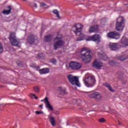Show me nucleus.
I'll list each match as a JSON object with an SVG mask.
<instances>
[{
	"mask_svg": "<svg viewBox=\"0 0 128 128\" xmlns=\"http://www.w3.org/2000/svg\"><path fill=\"white\" fill-rule=\"evenodd\" d=\"M84 28V26L82 24H76L72 28V30L74 32L76 36H80L76 40V42H80L84 40V35L82 34V30Z\"/></svg>",
	"mask_w": 128,
	"mask_h": 128,
	"instance_id": "nucleus-1",
	"label": "nucleus"
},
{
	"mask_svg": "<svg viewBox=\"0 0 128 128\" xmlns=\"http://www.w3.org/2000/svg\"><path fill=\"white\" fill-rule=\"evenodd\" d=\"M80 53L82 60L84 62H90L92 59V56L90 55V50H88V48H82Z\"/></svg>",
	"mask_w": 128,
	"mask_h": 128,
	"instance_id": "nucleus-2",
	"label": "nucleus"
},
{
	"mask_svg": "<svg viewBox=\"0 0 128 128\" xmlns=\"http://www.w3.org/2000/svg\"><path fill=\"white\" fill-rule=\"evenodd\" d=\"M96 77L94 76H88L84 80V86L87 88H92L96 84Z\"/></svg>",
	"mask_w": 128,
	"mask_h": 128,
	"instance_id": "nucleus-3",
	"label": "nucleus"
},
{
	"mask_svg": "<svg viewBox=\"0 0 128 128\" xmlns=\"http://www.w3.org/2000/svg\"><path fill=\"white\" fill-rule=\"evenodd\" d=\"M124 28V19L123 17L120 16L117 18L116 28L118 32L122 30Z\"/></svg>",
	"mask_w": 128,
	"mask_h": 128,
	"instance_id": "nucleus-4",
	"label": "nucleus"
},
{
	"mask_svg": "<svg viewBox=\"0 0 128 128\" xmlns=\"http://www.w3.org/2000/svg\"><path fill=\"white\" fill-rule=\"evenodd\" d=\"M69 82L72 84V86H76L78 88H80V81H78V78L76 76H74L72 74H69L67 76Z\"/></svg>",
	"mask_w": 128,
	"mask_h": 128,
	"instance_id": "nucleus-5",
	"label": "nucleus"
},
{
	"mask_svg": "<svg viewBox=\"0 0 128 128\" xmlns=\"http://www.w3.org/2000/svg\"><path fill=\"white\" fill-rule=\"evenodd\" d=\"M10 44H12V46H14L20 47V46H18V44L20 42L18 41V40H16V32H12L10 34Z\"/></svg>",
	"mask_w": 128,
	"mask_h": 128,
	"instance_id": "nucleus-6",
	"label": "nucleus"
},
{
	"mask_svg": "<svg viewBox=\"0 0 128 128\" xmlns=\"http://www.w3.org/2000/svg\"><path fill=\"white\" fill-rule=\"evenodd\" d=\"M54 40L57 41H55L54 42V50H58L64 44V42L60 39V38L57 36Z\"/></svg>",
	"mask_w": 128,
	"mask_h": 128,
	"instance_id": "nucleus-7",
	"label": "nucleus"
},
{
	"mask_svg": "<svg viewBox=\"0 0 128 128\" xmlns=\"http://www.w3.org/2000/svg\"><path fill=\"white\" fill-rule=\"evenodd\" d=\"M86 42L92 40L93 42H95L98 44V42H100V36L98 34H95L92 36L88 37L86 39Z\"/></svg>",
	"mask_w": 128,
	"mask_h": 128,
	"instance_id": "nucleus-8",
	"label": "nucleus"
},
{
	"mask_svg": "<svg viewBox=\"0 0 128 128\" xmlns=\"http://www.w3.org/2000/svg\"><path fill=\"white\" fill-rule=\"evenodd\" d=\"M28 42L29 44H36L38 42V41L36 38V36L31 34L28 36Z\"/></svg>",
	"mask_w": 128,
	"mask_h": 128,
	"instance_id": "nucleus-9",
	"label": "nucleus"
},
{
	"mask_svg": "<svg viewBox=\"0 0 128 128\" xmlns=\"http://www.w3.org/2000/svg\"><path fill=\"white\" fill-rule=\"evenodd\" d=\"M70 67L72 70H78L82 68V64L76 62H71L70 64Z\"/></svg>",
	"mask_w": 128,
	"mask_h": 128,
	"instance_id": "nucleus-10",
	"label": "nucleus"
},
{
	"mask_svg": "<svg viewBox=\"0 0 128 128\" xmlns=\"http://www.w3.org/2000/svg\"><path fill=\"white\" fill-rule=\"evenodd\" d=\"M108 38H114L115 40H118L120 38V33L116 32H110L107 34Z\"/></svg>",
	"mask_w": 128,
	"mask_h": 128,
	"instance_id": "nucleus-11",
	"label": "nucleus"
},
{
	"mask_svg": "<svg viewBox=\"0 0 128 128\" xmlns=\"http://www.w3.org/2000/svg\"><path fill=\"white\" fill-rule=\"evenodd\" d=\"M92 66L97 70H100V68L104 66V64H102V62L100 61L95 60L93 62Z\"/></svg>",
	"mask_w": 128,
	"mask_h": 128,
	"instance_id": "nucleus-12",
	"label": "nucleus"
},
{
	"mask_svg": "<svg viewBox=\"0 0 128 128\" xmlns=\"http://www.w3.org/2000/svg\"><path fill=\"white\" fill-rule=\"evenodd\" d=\"M99 30L100 27L98 26V25H94L90 26L88 32L90 34H92V32H98Z\"/></svg>",
	"mask_w": 128,
	"mask_h": 128,
	"instance_id": "nucleus-13",
	"label": "nucleus"
},
{
	"mask_svg": "<svg viewBox=\"0 0 128 128\" xmlns=\"http://www.w3.org/2000/svg\"><path fill=\"white\" fill-rule=\"evenodd\" d=\"M91 98H96V100H100L102 98V94L99 92H95L89 96Z\"/></svg>",
	"mask_w": 128,
	"mask_h": 128,
	"instance_id": "nucleus-14",
	"label": "nucleus"
},
{
	"mask_svg": "<svg viewBox=\"0 0 128 128\" xmlns=\"http://www.w3.org/2000/svg\"><path fill=\"white\" fill-rule=\"evenodd\" d=\"M120 44H121V46L122 48L124 46H128V38L123 36Z\"/></svg>",
	"mask_w": 128,
	"mask_h": 128,
	"instance_id": "nucleus-15",
	"label": "nucleus"
},
{
	"mask_svg": "<svg viewBox=\"0 0 128 128\" xmlns=\"http://www.w3.org/2000/svg\"><path fill=\"white\" fill-rule=\"evenodd\" d=\"M44 102L46 106V108H47L48 110H54V108H52V106L50 104V102H48V97H46V98H44Z\"/></svg>",
	"mask_w": 128,
	"mask_h": 128,
	"instance_id": "nucleus-16",
	"label": "nucleus"
},
{
	"mask_svg": "<svg viewBox=\"0 0 128 128\" xmlns=\"http://www.w3.org/2000/svg\"><path fill=\"white\" fill-rule=\"evenodd\" d=\"M108 46L111 50H116L118 49V44L116 43H110Z\"/></svg>",
	"mask_w": 128,
	"mask_h": 128,
	"instance_id": "nucleus-17",
	"label": "nucleus"
},
{
	"mask_svg": "<svg viewBox=\"0 0 128 128\" xmlns=\"http://www.w3.org/2000/svg\"><path fill=\"white\" fill-rule=\"evenodd\" d=\"M39 72L40 74H46L50 72V68H44L39 70Z\"/></svg>",
	"mask_w": 128,
	"mask_h": 128,
	"instance_id": "nucleus-18",
	"label": "nucleus"
},
{
	"mask_svg": "<svg viewBox=\"0 0 128 128\" xmlns=\"http://www.w3.org/2000/svg\"><path fill=\"white\" fill-rule=\"evenodd\" d=\"M58 90H59L60 94H68V92H66V89L65 88L59 87L58 88Z\"/></svg>",
	"mask_w": 128,
	"mask_h": 128,
	"instance_id": "nucleus-19",
	"label": "nucleus"
},
{
	"mask_svg": "<svg viewBox=\"0 0 128 128\" xmlns=\"http://www.w3.org/2000/svg\"><path fill=\"white\" fill-rule=\"evenodd\" d=\"M48 118L52 126H56V120H54V118L49 116Z\"/></svg>",
	"mask_w": 128,
	"mask_h": 128,
	"instance_id": "nucleus-20",
	"label": "nucleus"
},
{
	"mask_svg": "<svg viewBox=\"0 0 128 128\" xmlns=\"http://www.w3.org/2000/svg\"><path fill=\"white\" fill-rule=\"evenodd\" d=\"M104 86L107 88H108V90H109L110 92H114V90L112 89V86H110V85L108 84V82L104 83Z\"/></svg>",
	"mask_w": 128,
	"mask_h": 128,
	"instance_id": "nucleus-21",
	"label": "nucleus"
},
{
	"mask_svg": "<svg viewBox=\"0 0 128 128\" xmlns=\"http://www.w3.org/2000/svg\"><path fill=\"white\" fill-rule=\"evenodd\" d=\"M8 8L9 10H3L2 13L4 14H10V12L12 10V8L10 7V6H8Z\"/></svg>",
	"mask_w": 128,
	"mask_h": 128,
	"instance_id": "nucleus-22",
	"label": "nucleus"
},
{
	"mask_svg": "<svg viewBox=\"0 0 128 128\" xmlns=\"http://www.w3.org/2000/svg\"><path fill=\"white\" fill-rule=\"evenodd\" d=\"M52 40V36L48 35L44 38V41L48 42H50Z\"/></svg>",
	"mask_w": 128,
	"mask_h": 128,
	"instance_id": "nucleus-23",
	"label": "nucleus"
},
{
	"mask_svg": "<svg viewBox=\"0 0 128 128\" xmlns=\"http://www.w3.org/2000/svg\"><path fill=\"white\" fill-rule=\"evenodd\" d=\"M99 56L102 60H108V56L104 54H99Z\"/></svg>",
	"mask_w": 128,
	"mask_h": 128,
	"instance_id": "nucleus-24",
	"label": "nucleus"
},
{
	"mask_svg": "<svg viewBox=\"0 0 128 128\" xmlns=\"http://www.w3.org/2000/svg\"><path fill=\"white\" fill-rule=\"evenodd\" d=\"M116 58L119 60H126L128 58V56H121L116 57Z\"/></svg>",
	"mask_w": 128,
	"mask_h": 128,
	"instance_id": "nucleus-25",
	"label": "nucleus"
},
{
	"mask_svg": "<svg viewBox=\"0 0 128 128\" xmlns=\"http://www.w3.org/2000/svg\"><path fill=\"white\" fill-rule=\"evenodd\" d=\"M52 12L54 14H56L57 18H60V13L58 12V10H54Z\"/></svg>",
	"mask_w": 128,
	"mask_h": 128,
	"instance_id": "nucleus-26",
	"label": "nucleus"
},
{
	"mask_svg": "<svg viewBox=\"0 0 128 128\" xmlns=\"http://www.w3.org/2000/svg\"><path fill=\"white\" fill-rule=\"evenodd\" d=\"M109 64L110 66H116V61H110Z\"/></svg>",
	"mask_w": 128,
	"mask_h": 128,
	"instance_id": "nucleus-27",
	"label": "nucleus"
},
{
	"mask_svg": "<svg viewBox=\"0 0 128 128\" xmlns=\"http://www.w3.org/2000/svg\"><path fill=\"white\" fill-rule=\"evenodd\" d=\"M98 121L99 122H101V123L106 122L104 118H100L98 119Z\"/></svg>",
	"mask_w": 128,
	"mask_h": 128,
	"instance_id": "nucleus-28",
	"label": "nucleus"
},
{
	"mask_svg": "<svg viewBox=\"0 0 128 128\" xmlns=\"http://www.w3.org/2000/svg\"><path fill=\"white\" fill-rule=\"evenodd\" d=\"M30 98H35L36 100H38V97H36V94H34L32 93L30 94Z\"/></svg>",
	"mask_w": 128,
	"mask_h": 128,
	"instance_id": "nucleus-29",
	"label": "nucleus"
},
{
	"mask_svg": "<svg viewBox=\"0 0 128 128\" xmlns=\"http://www.w3.org/2000/svg\"><path fill=\"white\" fill-rule=\"evenodd\" d=\"M34 90H35L36 92H40V88L38 86L34 87Z\"/></svg>",
	"mask_w": 128,
	"mask_h": 128,
	"instance_id": "nucleus-30",
	"label": "nucleus"
},
{
	"mask_svg": "<svg viewBox=\"0 0 128 128\" xmlns=\"http://www.w3.org/2000/svg\"><path fill=\"white\" fill-rule=\"evenodd\" d=\"M4 50V48H2V46L0 44V52H2Z\"/></svg>",
	"mask_w": 128,
	"mask_h": 128,
	"instance_id": "nucleus-31",
	"label": "nucleus"
},
{
	"mask_svg": "<svg viewBox=\"0 0 128 128\" xmlns=\"http://www.w3.org/2000/svg\"><path fill=\"white\" fill-rule=\"evenodd\" d=\"M35 113L36 114H44V112L42 111H36Z\"/></svg>",
	"mask_w": 128,
	"mask_h": 128,
	"instance_id": "nucleus-32",
	"label": "nucleus"
},
{
	"mask_svg": "<svg viewBox=\"0 0 128 128\" xmlns=\"http://www.w3.org/2000/svg\"><path fill=\"white\" fill-rule=\"evenodd\" d=\"M52 64H56V60L52 59Z\"/></svg>",
	"mask_w": 128,
	"mask_h": 128,
	"instance_id": "nucleus-33",
	"label": "nucleus"
},
{
	"mask_svg": "<svg viewBox=\"0 0 128 128\" xmlns=\"http://www.w3.org/2000/svg\"><path fill=\"white\" fill-rule=\"evenodd\" d=\"M40 6H46V4H44V2H41V3L40 4Z\"/></svg>",
	"mask_w": 128,
	"mask_h": 128,
	"instance_id": "nucleus-34",
	"label": "nucleus"
},
{
	"mask_svg": "<svg viewBox=\"0 0 128 128\" xmlns=\"http://www.w3.org/2000/svg\"><path fill=\"white\" fill-rule=\"evenodd\" d=\"M34 6H35V8H38V4L36 3L34 4Z\"/></svg>",
	"mask_w": 128,
	"mask_h": 128,
	"instance_id": "nucleus-35",
	"label": "nucleus"
},
{
	"mask_svg": "<svg viewBox=\"0 0 128 128\" xmlns=\"http://www.w3.org/2000/svg\"><path fill=\"white\" fill-rule=\"evenodd\" d=\"M34 68L36 70H38L40 68V66H35Z\"/></svg>",
	"mask_w": 128,
	"mask_h": 128,
	"instance_id": "nucleus-36",
	"label": "nucleus"
},
{
	"mask_svg": "<svg viewBox=\"0 0 128 128\" xmlns=\"http://www.w3.org/2000/svg\"><path fill=\"white\" fill-rule=\"evenodd\" d=\"M42 106H44V104H41L39 106V108H42Z\"/></svg>",
	"mask_w": 128,
	"mask_h": 128,
	"instance_id": "nucleus-37",
	"label": "nucleus"
},
{
	"mask_svg": "<svg viewBox=\"0 0 128 128\" xmlns=\"http://www.w3.org/2000/svg\"><path fill=\"white\" fill-rule=\"evenodd\" d=\"M38 57L39 58H40V54H38Z\"/></svg>",
	"mask_w": 128,
	"mask_h": 128,
	"instance_id": "nucleus-38",
	"label": "nucleus"
},
{
	"mask_svg": "<svg viewBox=\"0 0 128 128\" xmlns=\"http://www.w3.org/2000/svg\"><path fill=\"white\" fill-rule=\"evenodd\" d=\"M124 6H128V4H125Z\"/></svg>",
	"mask_w": 128,
	"mask_h": 128,
	"instance_id": "nucleus-39",
	"label": "nucleus"
},
{
	"mask_svg": "<svg viewBox=\"0 0 128 128\" xmlns=\"http://www.w3.org/2000/svg\"><path fill=\"white\" fill-rule=\"evenodd\" d=\"M87 92L88 94H90V92Z\"/></svg>",
	"mask_w": 128,
	"mask_h": 128,
	"instance_id": "nucleus-40",
	"label": "nucleus"
},
{
	"mask_svg": "<svg viewBox=\"0 0 128 128\" xmlns=\"http://www.w3.org/2000/svg\"><path fill=\"white\" fill-rule=\"evenodd\" d=\"M41 102H43V100H41Z\"/></svg>",
	"mask_w": 128,
	"mask_h": 128,
	"instance_id": "nucleus-41",
	"label": "nucleus"
}]
</instances>
